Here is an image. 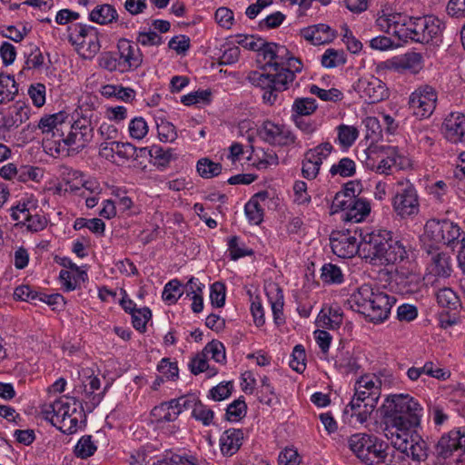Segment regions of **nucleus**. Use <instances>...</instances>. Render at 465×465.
Listing matches in <instances>:
<instances>
[{
    "mask_svg": "<svg viewBox=\"0 0 465 465\" xmlns=\"http://www.w3.org/2000/svg\"><path fill=\"white\" fill-rule=\"evenodd\" d=\"M422 411L420 404L410 394L389 396L383 404L385 436L394 437V433L411 430L420 426Z\"/></svg>",
    "mask_w": 465,
    "mask_h": 465,
    "instance_id": "1",
    "label": "nucleus"
},
{
    "mask_svg": "<svg viewBox=\"0 0 465 465\" xmlns=\"http://www.w3.org/2000/svg\"><path fill=\"white\" fill-rule=\"evenodd\" d=\"M361 257L373 264H395L407 258L403 244L386 230H366L361 247Z\"/></svg>",
    "mask_w": 465,
    "mask_h": 465,
    "instance_id": "2",
    "label": "nucleus"
},
{
    "mask_svg": "<svg viewBox=\"0 0 465 465\" xmlns=\"http://www.w3.org/2000/svg\"><path fill=\"white\" fill-rule=\"evenodd\" d=\"M460 236V228L449 220H429L424 226V247L438 244L450 245Z\"/></svg>",
    "mask_w": 465,
    "mask_h": 465,
    "instance_id": "3",
    "label": "nucleus"
},
{
    "mask_svg": "<svg viewBox=\"0 0 465 465\" xmlns=\"http://www.w3.org/2000/svg\"><path fill=\"white\" fill-rule=\"evenodd\" d=\"M350 231L348 229L347 232H332L331 234V251L341 258H351L357 253L361 256V247L366 230L356 227L353 230L354 235H351Z\"/></svg>",
    "mask_w": 465,
    "mask_h": 465,
    "instance_id": "4",
    "label": "nucleus"
},
{
    "mask_svg": "<svg viewBox=\"0 0 465 465\" xmlns=\"http://www.w3.org/2000/svg\"><path fill=\"white\" fill-rule=\"evenodd\" d=\"M393 447L415 461L425 460L428 457V446L425 440L415 431H399L394 437L389 435Z\"/></svg>",
    "mask_w": 465,
    "mask_h": 465,
    "instance_id": "5",
    "label": "nucleus"
},
{
    "mask_svg": "<svg viewBox=\"0 0 465 465\" xmlns=\"http://www.w3.org/2000/svg\"><path fill=\"white\" fill-rule=\"evenodd\" d=\"M367 166L380 173H388L394 165L401 164L398 162L400 155L396 147L371 145L367 151Z\"/></svg>",
    "mask_w": 465,
    "mask_h": 465,
    "instance_id": "6",
    "label": "nucleus"
},
{
    "mask_svg": "<svg viewBox=\"0 0 465 465\" xmlns=\"http://www.w3.org/2000/svg\"><path fill=\"white\" fill-rule=\"evenodd\" d=\"M393 208L401 217L419 213V200L414 186L409 182L399 183V189L393 198Z\"/></svg>",
    "mask_w": 465,
    "mask_h": 465,
    "instance_id": "7",
    "label": "nucleus"
},
{
    "mask_svg": "<svg viewBox=\"0 0 465 465\" xmlns=\"http://www.w3.org/2000/svg\"><path fill=\"white\" fill-rule=\"evenodd\" d=\"M437 103V93L430 85H422L410 96L409 104L413 114L420 118L429 117L434 111Z\"/></svg>",
    "mask_w": 465,
    "mask_h": 465,
    "instance_id": "8",
    "label": "nucleus"
},
{
    "mask_svg": "<svg viewBox=\"0 0 465 465\" xmlns=\"http://www.w3.org/2000/svg\"><path fill=\"white\" fill-rule=\"evenodd\" d=\"M260 139L272 146H289L296 141L295 135L285 126L265 121L257 129Z\"/></svg>",
    "mask_w": 465,
    "mask_h": 465,
    "instance_id": "9",
    "label": "nucleus"
},
{
    "mask_svg": "<svg viewBox=\"0 0 465 465\" xmlns=\"http://www.w3.org/2000/svg\"><path fill=\"white\" fill-rule=\"evenodd\" d=\"M354 89L369 104L379 103L389 96L386 84L373 75L359 79Z\"/></svg>",
    "mask_w": 465,
    "mask_h": 465,
    "instance_id": "10",
    "label": "nucleus"
},
{
    "mask_svg": "<svg viewBox=\"0 0 465 465\" xmlns=\"http://www.w3.org/2000/svg\"><path fill=\"white\" fill-rule=\"evenodd\" d=\"M396 299L384 292L377 291L373 300L366 312V318H369L372 322H381L389 316L392 305L395 303Z\"/></svg>",
    "mask_w": 465,
    "mask_h": 465,
    "instance_id": "11",
    "label": "nucleus"
},
{
    "mask_svg": "<svg viewBox=\"0 0 465 465\" xmlns=\"http://www.w3.org/2000/svg\"><path fill=\"white\" fill-rule=\"evenodd\" d=\"M461 449L465 452V433H461L460 430H450L439 440L435 446V452L439 459L446 460L452 455L453 451Z\"/></svg>",
    "mask_w": 465,
    "mask_h": 465,
    "instance_id": "12",
    "label": "nucleus"
},
{
    "mask_svg": "<svg viewBox=\"0 0 465 465\" xmlns=\"http://www.w3.org/2000/svg\"><path fill=\"white\" fill-rule=\"evenodd\" d=\"M424 249L430 256L431 272L439 277H450L452 272L450 256L447 252H440L436 246L426 245Z\"/></svg>",
    "mask_w": 465,
    "mask_h": 465,
    "instance_id": "13",
    "label": "nucleus"
},
{
    "mask_svg": "<svg viewBox=\"0 0 465 465\" xmlns=\"http://www.w3.org/2000/svg\"><path fill=\"white\" fill-rule=\"evenodd\" d=\"M442 132L446 139L451 143H459L465 136V115L460 113H451L442 124Z\"/></svg>",
    "mask_w": 465,
    "mask_h": 465,
    "instance_id": "14",
    "label": "nucleus"
},
{
    "mask_svg": "<svg viewBox=\"0 0 465 465\" xmlns=\"http://www.w3.org/2000/svg\"><path fill=\"white\" fill-rule=\"evenodd\" d=\"M390 279L396 282L405 292H415L421 283L420 275L405 268H396L388 272Z\"/></svg>",
    "mask_w": 465,
    "mask_h": 465,
    "instance_id": "15",
    "label": "nucleus"
},
{
    "mask_svg": "<svg viewBox=\"0 0 465 465\" xmlns=\"http://www.w3.org/2000/svg\"><path fill=\"white\" fill-rule=\"evenodd\" d=\"M301 35L306 41L314 45L329 44L336 37L335 31L324 24L303 28L301 31Z\"/></svg>",
    "mask_w": 465,
    "mask_h": 465,
    "instance_id": "16",
    "label": "nucleus"
},
{
    "mask_svg": "<svg viewBox=\"0 0 465 465\" xmlns=\"http://www.w3.org/2000/svg\"><path fill=\"white\" fill-rule=\"evenodd\" d=\"M371 444V447L365 452L366 457L361 460L367 465H391V460L388 459V444L377 437H374Z\"/></svg>",
    "mask_w": 465,
    "mask_h": 465,
    "instance_id": "17",
    "label": "nucleus"
},
{
    "mask_svg": "<svg viewBox=\"0 0 465 465\" xmlns=\"http://www.w3.org/2000/svg\"><path fill=\"white\" fill-rule=\"evenodd\" d=\"M120 60L124 64L123 70L137 68L142 64V54L138 47H134L127 39H121L117 45Z\"/></svg>",
    "mask_w": 465,
    "mask_h": 465,
    "instance_id": "18",
    "label": "nucleus"
},
{
    "mask_svg": "<svg viewBox=\"0 0 465 465\" xmlns=\"http://www.w3.org/2000/svg\"><path fill=\"white\" fill-rule=\"evenodd\" d=\"M375 293L376 292L373 291L371 285L363 284L351 295L348 304L352 310L366 316L367 310Z\"/></svg>",
    "mask_w": 465,
    "mask_h": 465,
    "instance_id": "19",
    "label": "nucleus"
},
{
    "mask_svg": "<svg viewBox=\"0 0 465 465\" xmlns=\"http://www.w3.org/2000/svg\"><path fill=\"white\" fill-rule=\"evenodd\" d=\"M29 114L30 106L24 102L17 101L8 108L4 125L8 129L16 128L29 119Z\"/></svg>",
    "mask_w": 465,
    "mask_h": 465,
    "instance_id": "20",
    "label": "nucleus"
},
{
    "mask_svg": "<svg viewBox=\"0 0 465 465\" xmlns=\"http://www.w3.org/2000/svg\"><path fill=\"white\" fill-rule=\"evenodd\" d=\"M243 432L239 429H228L220 438V449L223 455H233L242 446Z\"/></svg>",
    "mask_w": 465,
    "mask_h": 465,
    "instance_id": "21",
    "label": "nucleus"
},
{
    "mask_svg": "<svg viewBox=\"0 0 465 465\" xmlns=\"http://www.w3.org/2000/svg\"><path fill=\"white\" fill-rule=\"evenodd\" d=\"M248 78L252 84L265 90L262 98L266 103L272 104L276 101L277 94L273 89L272 74L253 72Z\"/></svg>",
    "mask_w": 465,
    "mask_h": 465,
    "instance_id": "22",
    "label": "nucleus"
},
{
    "mask_svg": "<svg viewBox=\"0 0 465 465\" xmlns=\"http://www.w3.org/2000/svg\"><path fill=\"white\" fill-rule=\"evenodd\" d=\"M371 213V204L364 199L352 200L351 206L346 210L343 220L351 223L362 222Z\"/></svg>",
    "mask_w": 465,
    "mask_h": 465,
    "instance_id": "23",
    "label": "nucleus"
},
{
    "mask_svg": "<svg viewBox=\"0 0 465 465\" xmlns=\"http://www.w3.org/2000/svg\"><path fill=\"white\" fill-rule=\"evenodd\" d=\"M89 380L88 384L83 385V393L84 395L85 404L87 405L89 411H91L101 402L106 391V387L103 391L95 393V391L100 389V380L96 376H89Z\"/></svg>",
    "mask_w": 465,
    "mask_h": 465,
    "instance_id": "24",
    "label": "nucleus"
},
{
    "mask_svg": "<svg viewBox=\"0 0 465 465\" xmlns=\"http://www.w3.org/2000/svg\"><path fill=\"white\" fill-rule=\"evenodd\" d=\"M65 138H63V128L53 130L48 137L45 136L43 140L44 148L49 151L51 154L66 153L68 154L69 144L65 143Z\"/></svg>",
    "mask_w": 465,
    "mask_h": 465,
    "instance_id": "25",
    "label": "nucleus"
},
{
    "mask_svg": "<svg viewBox=\"0 0 465 465\" xmlns=\"http://www.w3.org/2000/svg\"><path fill=\"white\" fill-rule=\"evenodd\" d=\"M78 53L84 58H93L101 48L97 29L91 30L85 38L75 44Z\"/></svg>",
    "mask_w": 465,
    "mask_h": 465,
    "instance_id": "26",
    "label": "nucleus"
},
{
    "mask_svg": "<svg viewBox=\"0 0 465 465\" xmlns=\"http://www.w3.org/2000/svg\"><path fill=\"white\" fill-rule=\"evenodd\" d=\"M375 436L366 433H356L351 435L348 440L349 448L361 460L365 458L367 450L371 447L372 440Z\"/></svg>",
    "mask_w": 465,
    "mask_h": 465,
    "instance_id": "27",
    "label": "nucleus"
},
{
    "mask_svg": "<svg viewBox=\"0 0 465 465\" xmlns=\"http://www.w3.org/2000/svg\"><path fill=\"white\" fill-rule=\"evenodd\" d=\"M422 20H425L422 25V31L426 34L422 44H429L434 39L440 38L444 29V24L432 15L422 16Z\"/></svg>",
    "mask_w": 465,
    "mask_h": 465,
    "instance_id": "28",
    "label": "nucleus"
},
{
    "mask_svg": "<svg viewBox=\"0 0 465 465\" xmlns=\"http://www.w3.org/2000/svg\"><path fill=\"white\" fill-rule=\"evenodd\" d=\"M69 411V400L68 398L60 399L54 403L43 409L42 413L45 420H49L52 424L55 423L61 418L64 417L65 413Z\"/></svg>",
    "mask_w": 465,
    "mask_h": 465,
    "instance_id": "29",
    "label": "nucleus"
},
{
    "mask_svg": "<svg viewBox=\"0 0 465 465\" xmlns=\"http://www.w3.org/2000/svg\"><path fill=\"white\" fill-rule=\"evenodd\" d=\"M18 94V86L15 77L10 74L0 73V104L13 101Z\"/></svg>",
    "mask_w": 465,
    "mask_h": 465,
    "instance_id": "30",
    "label": "nucleus"
},
{
    "mask_svg": "<svg viewBox=\"0 0 465 465\" xmlns=\"http://www.w3.org/2000/svg\"><path fill=\"white\" fill-rule=\"evenodd\" d=\"M422 55L420 53H407L402 57L392 62V67L396 70H411L418 72L422 66Z\"/></svg>",
    "mask_w": 465,
    "mask_h": 465,
    "instance_id": "31",
    "label": "nucleus"
},
{
    "mask_svg": "<svg viewBox=\"0 0 465 465\" xmlns=\"http://www.w3.org/2000/svg\"><path fill=\"white\" fill-rule=\"evenodd\" d=\"M74 130H79L80 135L76 139V151L83 150L93 138L91 121L86 117L74 121Z\"/></svg>",
    "mask_w": 465,
    "mask_h": 465,
    "instance_id": "32",
    "label": "nucleus"
},
{
    "mask_svg": "<svg viewBox=\"0 0 465 465\" xmlns=\"http://www.w3.org/2000/svg\"><path fill=\"white\" fill-rule=\"evenodd\" d=\"M89 18L94 23L105 25L112 23L117 18V12L113 5L104 4L96 6L90 13Z\"/></svg>",
    "mask_w": 465,
    "mask_h": 465,
    "instance_id": "33",
    "label": "nucleus"
},
{
    "mask_svg": "<svg viewBox=\"0 0 465 465\" xmlns=\"http://www.w3.org/2000/svg\"><path fill=\"white\" fill-rule=\"evenodd\" d=\"M258 42H260L258 52L262 54L265 60L268 59V62L262 66V70L266 71L270 67L273 68V71H277L280 67V63L276 61L277 54L275 49L277 48V44L268 43L261 38L258 39Z\"/></svg>",
    "mask_w": 465,
    "mask_h": 465,
    "instance_id": "34",
    "label": "nucleus"
},
{
    "mask_svg": "<svg viewBox=\"0 0 465 465\" xmlns=\"http://www.w3.org/2000/svg\"><path fill=\"white\" fill-rule=\"evenodd\" d=\"M359 403V407L349 406V404L345 408V412H348V408L352 411L351 417H355L356 420L360 423H364L370 415L374 411L377 403L373 401V399L368 400L367 402Z\"/></svg>",
    "mask_w": 465,
    "mask_h": 465,
    "instance_id": "35",
    "label": "nucleus"
},
{
    "mask_svg": "<svg viewBox=\"0 0 465 465\" xmlns=\"http://www.w3.org/2000/svg\"><path fill=\"white\" fill-rule=\"evenodd\" d=\"M197 172L203 178L210 179L217 176L222 172V164L211 161L208 158H202L197 162Z\"/></svg>",
    "mask_w": 465,
    "mask_h": 465,
    "instance_id": "36",
    "label": "nucleus"
},
{
    "mask_svg": "<svg viewBox=\"0 0 465 465\" xmlns=\"http://www.w3.org/2000/svg\"><path fill=\"white\" fill-rule=\"evenodd\" d=\"M339 143L344 147H351L359 136V131L355 126L340 124L337 127Z\"/></svg>",
    "mask_w": 465,
    "mask_h": 465,
    "instance_id": "37",
    "label": "nucleus"
},
{
    "mask_svg": "<svg viewBox=\"0 0 465 465\" xmlns=\"http://www.w3.org/2000/svg\"><path fill=\"white\" fill-rule=\"evenodd\" d=\"M274 72L275 74H272L274 93L277 94L288 89L289 84L294 80L295 75L282 66Z\"/></svg>",
    "mask_w": 465,
    "mask_h": 465,
    "instance_id": "38",
    "label": "nucleus"
},
{
    "mask_svg": "<svg viewBox=\"0 0 465 465\" xmlns=\"http://www.w3.org/2000/svg\"><path fill=\"white\" fill-rule=\"evenodd\" d=\"M97 448L92 440V436H83L74 447V453L77 458L87 459L94 454Z\"/></svg>",
    "mask_w": 465,
    "mask_h": 465,
    "instance_id": "39",
    "label": "nucleus"
},
{
    "mask_svg": "<svg viewBox=\"0 0 465 465\" xmlns=\"http://www.w3.org/2000/svg\"><path fill=\"white\" fill-rule=\"evenodd\" d=\"M395 15L399 16V19L394 18L392 20L391 35L397 37L399 40H402L407 42L409 39V25L408 19L406 15H403L400 13H395Z\"/></svg>",
    "mask_w": 465,
    "mask_h": 465,
    "instance_id": "40",
    "label": "nucleus"
},
{
    "mask_svg": "<svg viewBox=\"0 0 465 465\" xmlns=\"http://www.w3.org/2000/svg\"><path fill=\"white\" fill-rule=\"evenodd\" d=\"M437 302L440 306L450 310H456L460 306V299L450 288H442L437 293Z\"/></svg>",
    "mask_w": 465,
    "mask_h": 465,
    "instance_id": "41",
    "label": "nucleus"
},
{
    "mask_svg": "<svg viewBox=\"0 0 465 465\" xmlns=\"http://www.w3.org/2000/svg\"><path fill=\"white\" fill-rule=\"evenodd\" d=\"M317 109V104L313 98H297L294 100L292 104V112L294 115H300V117L305 115H311Z\"/></svg>",
    "mask_w": 465,
    "mask_h": 465,
    "instance_id": "42",
    "label": "nucleus"
},
{
    "mask_svg": "<svg viewBox=\"0 0 465 465\" xmlns=\"http://www.w3.org/2000/svg\"><path fill=\"white\" fill-rule=\"evenodd\" d=\"M356 172V165L353 160L344 157L341 158L338 163L333 164L330 173L331 175H341V177H351L354 175Z\"/></svg>",
    "mask_w": 465,
    "mask_h": 465,
    "instance_id": "43",
    "label": "nucleus"
},
{
    "mask_svg": "<svg viewBox=\"0 0 465 465\" xmlns=\"http://www.w3.org/2000/svg\"><path fill=\"white\" fill-rule=\"evenodd\" d=\"M145 150L146 148H136L130 143L116 142L115 144V154L124 161L136 160L139 157L138 152L142 153Z\"/></svg>",
    "mask_w": 465,
    "mask_h": 465,
    "instance_id": "44",
    "label": "nucleus"
},
{
    "mask_svg": "<svg viewBox=\"0 0 465 465\" xmlns=\"http://www.w3.org/2000/svg\"><path fill=\"white\" fill-rule=\"evenodd\" d=\"M247 405L242 397L233 401L226 409V420L229 421H237L246 414Z\"/></svg>",
    "mask_w": 465,
    "mask_h": 465,
    "instance_id": "45",
    "label": "nucleus"
},
{
    "mask_svg": "<svg viewBox=\"0 0 465 465\" xmlns=\"http://www.w3.org/2000/svg\"><path fill=\"white\" fill-rule=\"evenodd\" d=\"M425 20H422V16L410 17L408 19L409 25V39L417 43L422 44L426 34L422 31V25Z\"/></svg>",
    "mask_w": 465,
    "mask_h": 465,
    "instance_id": "46",
    "label": "nucleus"
},
{
    "mask_svg": "<svg viewBox=\"0 0 465 465\" xmlns=\"http://www.w3.org/2000/svg\"><path fill=\"white\" fill-rule=\"evenodd\" d=\"M273 288H274V290L276 292V299L274 301H272V298L269 295H268V297H269V300H270V303H271V307H272V314H273L274 322L277 325H281L282 323L284 322L283 312H282V310H283V295L282 293V290L277 285H274Z\"/></svg>",
    "mask_w": 465,
    "mask_h": 465,
    "instance_id": "47",
    "label": "nucleus"
},
{
    "mask_svg": "<svg viewBox=\"0 0 465 465\" xmlns=\"http://www.w3.org/2000/svg\"><path fill=\"white\" fill-rule=\"evenodd\" d=\"M321 278L327 283H341L343 281L340 267L332 263H326L322 266Z\"/></svg>",
    "mask_w": 465,
    "mask_h": 465,
    "instance_id": "48",
    "label": "nucleus"
},
{
    "mask_svg": "<svg viewBox=\"0 0 465 465\" xmlns=\"http://www.w3.org/2000/svg\"><path fill=\"white\" fill-rule=\"evenodd\" d=\"M380 397L381 392H379L376 389H374V391H368L367 390H363V388L360 389L359 386L355 384V393L351 402L349 403V406L359 407L358 402H367V401L371 400V398H372L373 401L377 403Z\"/></svg>",
    "mask_w": 465,
    "mask_h": 465,
    "instance_id": "49",
    "label": "nucleus"
},
{
    "mask_svg": "<svg viewBox=\"0 0 465 465\" xmlns=\"http://www.w3.org/2000/svg\"><path fill=\"white\" fill-rule=\"evenodd\" d=\"M245 214L248 220L253 224H260L263 219V209L255 198H252L245 204Z\"/></svg>",
    "mask_w": 465,
    "mask_h": 465,
    "instance_id": "50",
    "label": "nucleus"
},
{
    "mask_svg": "<svg viewBox=\"0 0 465 465\" xmlns=\"http://www.w3.org/2000/svg\"><path fill=\"white\" fill-rule=\"evenodd\" d=\"M310 93L325 102H337L342 98V93L339 89L331 88L325 90L315 84L310 86Z\"/></svg>",
    "mask_w": 465,
    "mask_h": 465,
    "instance_id": "51",
    "label": "nucleus"
},
{
    "mask_svg": "<svg viewBox=\"0 0 465 465\" xmlns=\"http://www.w3.org/2000/svg\"><path fill=\"white\" fill-rule=\"evenodd\" d=\"M191 372L194 375H198L205 371H209V376H213L216 374V371L214 369H210L209 364L207 362L206 354H197L189 364Z\"/></svg>",
    "mask_w": 465,
    "mask_h": 465,
    "instance_id": "52",
    "label": "nucleus"
},
{
    "mask_svg": "<svg viewBox=\"0 0 465 465\" xmlns=\"http://www.w3.org/2000/svg\"><path fill=\"white\" fill-rule=\"evenodd\" d=\"M157 131L162 142L173 143L177 138L175 126L168 121L161 120V123L157 124Z\"/></svg>",
    "mask_w": 465,
    "mask_h": 465,
    "instance_id": "53",
    "label": "nucleus"
},
{
    "mask_svg": "<svg viewBox=\"0 0 465 465\" xmlns=\"http://www.w3.org/2000/svg\"><path fill=\"white\" fill-rule=\"evenodd\" d=\"M182 287V283L177 279L172 280L167 282L163 288V299L165 302H169L171 303H175L182 296V292H180V289Z\"/></svg>",
    "mask_w": 465,
    "mask_h": 465,
    "instance_id": "54",
    "label": "nucleus"
},
{
    "mask_svg": "<svg viewBox=\"0 0 465 465\" xmlns=\"http://www.w3.org/2000/svg\"><path fill=\"white\" fill-rule=\"evenodd\" d=\"M203 354L212 355V358L216 361L223 363L225 361V348L221 341L213 340L203 349Z\"/></svg>",
    "mask_w": 465,
    "mask_h": 465,
    "instance_id": "55",
    "label": "nucleus"
},
{
    "mask_svg": "<svg viewBox=\"0 0 465 465\" xmlns=\"http://www.w3.org/2000/svg\"><path fill=\"white\" fill-rule=\"evenodd\" d=\"M345 63L342 52L327 49L322 56V64L326 68H333Z\"/></svg>",
    "mask_w": 465,
    "mask_h": 465,
    "instance_id": "56",
    "label": "nucleus"
},
{
    "mask_svg": "<svg viewBox=\"0 0 465 465\" xmlns=\"http://www.w3.org/2000/svg\"><path fill=\"white\" fill-rule=\"evenodd\" d=\"M333 150V146L329 143H322L316 147L310 149L306 152L310 159L317 161L321 165L322 161L326 159Z\"/></svg>",
    "mask_w": 465,
    "mask_h": 465,
    "instance_id": "57",
    "label": "nucleus"
},
{
    "mask_svg": "<svg viewBox=\"0 0 465 465\" xmlns=\"http://www.w3.org/2000/svg\"><path fill=\"white\" fill-rule=\"evenodd\" d=\"M151 317L152 312L148 307L138 309V311L134 312L132 315L134 327L137 331L144 332L146 330V323L151 319Z\"/></svg>",
    "mask_w": 465,
    "mask_h": 465,
    "instance_id": "58",
    "label": "nucleus"
},
{
    "mask_svg": "<svg viewBox=\"0 0 465 465\" xmlns=\"http://www.w3.org/2000/svg\"><path fill=\"white\" fill-rule=\"evenodd\" d=\"M192 415L195 420H200L204 426H209L213 422L214 413L206 405L198 401L193 410Z\"/></svg>",
    "mask_w": 465,
    "mask_h": 465,
    "instance_id": "59",
    "label": "nucleus"
},
{
    "mask_svg": "<svg viewBox=\"0 0 465 465\" xmlns=\"http://www.w3.org/2000/svg\"><path fill=\"white\" fill-rule=\"evenodd\" d=\"M292 357V359L290 361V367L293 371H295L299 373H302L306 368V364H305L306 354H305V350H304L303 346L300 345V344L296 345L293 348Z\"/></svg>",
    "mask_w": 465,
    "mask_h": 465,
    "instance_id": "60",
    "label": "nucleus"
},
{
    "mask_svg": "<svg viewBox=\"0 0 465 465\" xmlns=\"http://www.w3.org/2000/svg\"><path fill=\"white\" fill-rule=\"evenodd\" d=\"M228 250L230 252V257L233 261L247 255L253 254L252 250L239 245V238L237 236H232L230 238L228 242Z\"/></svg>",
    "mask_w": 465,
    "mask_h": 465,
    "instance_id": "61",
    "label": "nucleus"
},
{
    "mask_svg": "<svg viewBox=\"0 0 465 465\" xmlns=\"http://www.w3.org/2000/svg\"><path fill=\"white\" fill-rule=\"evenodd\" d=\"M129 133L131 137L141 140L148 133V126L143 117H135L130 122Z\"/></svg>",
    "mask_w": 465,
    "mask_h": 465,
    "instance_id": "62",
    "label": "nucleus"
},
{
    "mask_svg": "<svg viewBox=\"0 0 465 465\" xmlns=\"http://www.w3.org/2000/svg\"><path fill=\"white\" fill-rule=\"evenodd\" d=\"M94 29L96 28L92 25L83 24L74 25L72 27H69V41L74 45L79 41L85 38V35H88L91 30Z\"/></svg>",
    "mask_w": 465,
    "mask_h": 465,
    "instance_id": "63",
    "label": "nucleus"
},
{
    "mask_svg": "<svg viewBox=\"0 0 465 465\" xmlns=\"http://www.w3.org/2000/svg\"><path fill=\"white\" fill-rule=\"evenodd\" d=\"M210 299L212 304L217 308H221L225 302V286L220 282H216L211 286Z\"/></svg>",
    "mask_w": 465,
    "mask_h": 465,
    "instance_id": "64",
    "label": "nucleus"
}]
</instances>
